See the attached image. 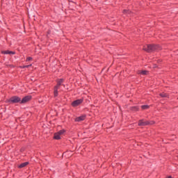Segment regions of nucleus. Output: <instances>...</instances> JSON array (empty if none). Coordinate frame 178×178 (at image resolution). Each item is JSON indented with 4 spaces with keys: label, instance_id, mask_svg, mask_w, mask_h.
Masks as SVG:
<instances>
[{
    "label": "nucleus",
    "instance_id": "nucleus-1",
    "mask_svg": "<svg viewBox=\"0 0 178 178\" xmlns=\"http://www.w3.org/2000/svg\"><path fill=\"white\" fill-rule=\"evenodd\" d=\"M158 49H161V47L155 44H147L143 47V50L146 51V52H152L154 51H158Z\"/></svg>",
    "mask_w": 178,
    "mask_h": 178
},
{
    "label": "nucleus",
    "instance_id": "nucleus-2",
    "mask_svg": "<svg viewBox=\"0 0 178 178\" xmlns=\"http://www.w3.org/2000/svg\"><path fill=\"white\" fill-rule=\"evenodd\" d=\"M8 102H10L11 104H17V102H22V99L17 96H14L9 99Z\"/></svg>",
    "mask_w": 178,
    "mask_h": 178
},
{
    "label": "nucleus",
    "instance_id": "nucleus-3",
    "mask_svg": "<svg viewBox=\"0 0 178 178\" xmlns=\"http://www.w3.org/2000/svg\"><path fill=\"white\" fill-rule=\"evenodd\" d=\"M155 122L154 121H143V120H140L138 122V126H149V124H154Z\"/></svg>",
    "mask_w": 178,
    "mask_h": 178
},
{
    "label": "nucleus",
    "instance_id": "nucleus-4",
    "mask_svg": "<svg viewBox=\"0 0 178 178\" xmlns=\"http://www.w3.org/2000/svg\"><path fill=\"white\" fill-rule=\"evenodd\" d=\"M65 134V130L62 129L59 131L58 132L54 134V139L55 140H60V137H62L63 134Z\"/></svg>",
    "mask_w": 178,
    "mask_h": 178
},
{
    "label": "nucleus",
    "instance_id": "nucleus-5",
    "mask_svg": "<svg viewBox=\"0 0 178 178\" xmlns=\"http://www.w3.org/2000/svg\"><path fill=\"white\" fill-rule=\"evenodd\" d=\"M81 104H83V99H79L74 101L72 103V106H74V108H76V106H79V105H81Z\"/></svg>",
    "mask_w": 178,
    "mask_h": 178
},
{
    "label": "nucleus",
    "instance_id": "nucleus-6",
    "mask_svg": "<svg viewBox=\"0 0 178 178\" xmlns=\"http://www.w3.org/2000/svg\"><path fill=\"white\" fill-rule=\"evenodd\" d=\"M31 99V96H26L22 99L21 104H26V102H29V101H30Z\"/></svg>",
    "mask_w": 178,
    "mask_h": 178
},
{
    "label": "nucleus",
    "instance_id": "nucleus-7",
    "mask_svg": "<svg viewBox=\"0 0 178 178\" xmlns=\"http://www.w3.org/2000/svg\"><path fill=\"white\" fill-rule=\"evenodd\" d=\"M84 119H86V115H81L75 118V122H82Z\"/></svg>",
    "mask_w": 178,
    "mask_h": 178
},
{
    "label": "nucleus",
    "instance_id": "nucleus-8",
    "mask_svg": "<svg viewBox=\"0 0 178 178\" xmlns=\"http://www.w3.org/2000/svg\"><path fill=\"white\" fill-rule=\"evenodd\" d=\"M2 54H4V55H15V52L10 51L9 50L3 51H2Z\"/></svg>",
    "mask_w": 178,
    "mask_h": 178
},
{
    "label": "nucleus",
    "instance_id": "nucleus-9",
    "mask_svg": "<svg viewBox=\"0 0 178 178\" xmlns=\"http://www.w3.org/2000/svg\"><path fill=\"white\" fill-rule=\"evenodd\" d=\"M138 74L145 76V75L148 74V71H147V70L139 71Z\"/></svg>",
    "mask_w": 178,
    "mask_h": 178
},
{
    "label": "nucleus",
    "instance_id": "nucleus-10",
    "mask_svg": "<svg viewBox=\"0 0 178 178\" xmlns=\"http://www.w3.org/2000/svg\"><path fill=\"white\" fill-rule=\"evenodd\" d=\"M27 165H29V162L22 163V164H20L19 165V168H26V166H27Z\"/></svg>",
    "mask_w": 178,
    "mask_h": 178
},
{
    "label": "nucleus",
    "instance_id": "nucleus-11",
    "mask_svg": "<svg viewBox=\"0 0 178 178\" xmlns=\"http://www.w3.org/2000/svg\"><path fill=\"white\" fill-rule=\"evenodd\" d=\"M159 95H160V97H161V98H168V95L165 92L160 93Z\"/></svg>",
    "mask_w": 178,
    "mask_h": 178
},
{
    "label": "nucleus",
    "instance_id": "nucleus-12",
    "mask_svg": "<svg viewBox=\"0 0 178 178\" xmlns=\"http://www.w3.org/2000/svg\"><path fill=\"white\" fill-rule=\"evenodd\" d=\"M54 97H58V86H56L54 88Z\"/></svg>",
    "mask_w": 178,
    "mask_h": 178
},
{
    "label": "nucleus",
    "instance_id": "nucleus-13",
    "mask_svg": "<svg viewBox=\"0 0 178 178\" xmlns=\"http://www.w3.org/2000/svg\"><path fill=\"white\" fill-rule=\"evenodd\" d=\"M63 83V79H60V80H58V83H57V86H56V87H57V88L59 87V86H60V84H62Z\"/></svg>",
    "mask_w": 178,
    "mask_h": 178
},
{
    "label": "nucleus",
    "instance_id": "nucleus-14",
    "mask_svg": "<svg viewBox=\"0 0 178 178\" xmlns=\"http://www.w3.org/2000/svg\"><path fill=\"white\" fill-rule=\"evenodd\" d=\"M123 13L124 15H129V14L131 13V12L130 10H124Z\"/></svg>",
    "mask_w": 178,
    "mask_h": 178
},
{
    "label": "nucleus",
    "instance_id": "nucleus-15",
    "mask_svg": "<svg viewBox=\"0 0 178 178\" xmlns=\"http://www.w3.org/2000/svg\"><path fill=\"white\" fill-rule=\"evenodd\" d=\"M142 109H148V108H149V106L148 105H143L141 106Z\"/></svg>",
    "mask_w": 178,
    "mask_h": 178
},
{
    "label": "nucleus",
    "instance_id": "nucleus-16",
    "mask_svg": "<svg viewBox=\"0 0 178 178\" xmlns=\"http://www.w3.org/2000/svg\"><path fill=\"white\" fill-rule=\"evenodd\" d=\"M30 60H33V58H31V57H28V58H26V62H30Z\"/></svg>",
    "mask_w": 178,
    "mask_h": 178
},
{
    "label": "nucleus",
    "instance_id": "nucleus-17",
    "mask_svg": "<svg viewBox=\"0 0 178 178\" xmlns=\"http://www.w3.org/2000/svg\"><path fill=\"white\" fill-rule=\"evenodd\" d=\"M30 66H31V65H24V66L22 67V68L24 69V67H30Z\"/></svg>",
    "mask_w": 178,
    "mask_h": 178
},
{
    "label": "nucleus",
    "instance_id": "nucleus-18",
    "mask_svg": "<svg viewBox=\"0 0 178 178\" xmlns=\"http://www.w3.org/2000/svg\"><path fill=\"white\" fill-rule=\"evenodd\" d=\"M138 108L137 107H134V111H138Z\"/></svg>",
    "mask_w": 178,
    "mask_h": 178
},
{
    "label": "nucleus",
    "instance_id": "nucleus-19",
    "mask_svg": "<svg viewBox=\"0 0 178 178\" xmlns=\"http://www.w3.org/2000/svg\"><path fill=\"white\" fill-rule=\"evenodd\" d=\"M166 178H172V177L171 176H168Z\"/></svg>",
    "mask_w": 178,
    "mask_h": 178
}]
</instances>
